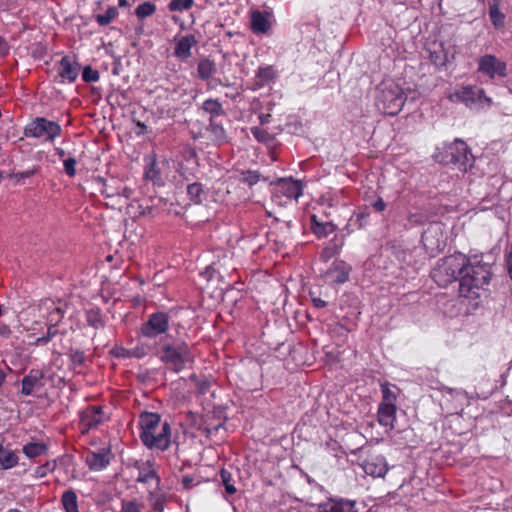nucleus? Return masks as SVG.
I'll use <instances>...</instances> for the list:
<instances>
[{
    "instance_id": "28",
    "label": "nucleus",
    "mask_w": 512,
    "mask_h": 512,
    "mask_svg": "<svg viewBox=\"0 0 512 512\" xmlns=\"http://www.w3.org/2000/svg\"><path fill=\"white\" fill-rule=\"evenodd\" d=\"M343 245H344L343 239H338V237L335 236L330 241L329 246L325 247L321 251L320 258L323 261L327 262L328 260H330L332 257H334L335 255H337L340 252Z\"/></svg>"
},
{
    "instance_id": "15",
    "label": "nucleus",
    "mask_w": 512,
    "mask_h": 512,
    "mask_svg": "<svg viewBox=\"0 0 512 512\" xmlns=\"http://www.w3.org/2000/svg\"><path fill=\"white\" fill-rule=\"evenodd\" d=\"M44 379V373L39 369H31L27 375L22 378L21 381V394L30 396L35 390L42 388Z\"/></svg>"
},
{
    "instance_id": "55",
    "label": "nucleus",
    "mask_w": 512,
    "mask_h": 512,
    "mask_svg": "<svg viewBox=\"0 0 512 512\" xmlns=\"http://www.w3.org/2000/svg\"><path fill=\"white\" fill-rule=\"evenodd\" d=\"M130 353H131V358L132 357L143 358L147 354L144 347H135L133 349H130Z\"/></svg>"
},
{
    "instance_id": "60",
    "label": "nucleus",
    "mask_w": 512,
    "mask_h": 512,
    "mask_svg": "<svg viewBox=\"0 0 512 512\" xmlns=\"http://www.w3.org/2000/svg\"><path fill=\"white\" fill-rule=\"evenodd\" d=\"M210 387V383L208 381H201L198 384V393L205 394Z\"/></svg>"
},
{
    "instance_id": "3",
    "label": "nucleus",
    "mask_w": 512,
    "mask_h": 512,
    "mask_svg": "<svg viewBox=\"0 0 512 512\" xmlns=\"http://www.w3.org/2000/svg\"><path fill=\"white\" fill-rule=\"evenodd\" d=\"M405 103L402 88L395 82L383 81L376 87L375 105L384 114H398Z\"/></svg>"
},
{
    "instance_id": "13",
    "label": "nucleus",
    "mask_w": 512,
    "mask_h": 512,
    "mask_svg": "<svg viewBox=\"0 0 512 512\" xmlns=\"http://www.w3.org/2000/svg\"><path fill=\"white\" fill-rule=\"evenodd\" d=\"M361 466L367 475L373 477H384L389 470L387 461L382 455H370Z\"/></svg>"
},
{
    "instance_id": "64",
    "label": "nucleus",
    "mask_w": 512,
    "mask_h": 512,
    "mask_svg": "<svg viewBox=\"0 0 512 512\" xmlns=\"http://www.w3.org/2000/svg\"><path fill=\"white\" fill-rule=\"evenodd\" d=\"M271 115L270 114H261L259 116V120L261 125H265L270 122Z\"/></svg>"
},
{
    "instance_id": "7",
    "label": "nucleus",
    "mask_w": 512,
    "mask_h": 512,
    "mask_svg": "<svg viewBox=\"0 0 512 512\" xmlns=\"http://www.w3.org/2000/svg\"><path fill=\"white\" fill-rule=\"evenodd\" d=\"M157 355L162 362L173 366L176 371L183 369L185 364L192 360L188 345L181 341L163 344Z\"/></svg>"
},
{
    "instance_id": "34",
    "label": "nucleus",
    "mask_w": 512,
    "mask_h": 512,
    "mask_svg": "<svg viewBox=\"0 0 512 512\" xmlns=\"http://www.w3.org/2000/svg\"><path fill=\"white\" fill-rule=\"evenodd\" d=\"M61 501L66 512H79L77 495L72 489L63 493Z\"/></svg>"
},
{
    "instance_id": "46",
    "label": "nucleus",
    "mask_w": 512,
    "mask_h": 512,
    "mask_svg": "<svg viewBox=\"0 0 512 512\" xmlns=\"http://www.w3.org/2000/svg\"><path fill=\"white\" fill-rule=\"evenodd\" d=\"M100 78V74L97 70L91 66H85L82 72V79L86 83L97 82Z\"/></svg>"
},
{
    "instance_id": "31",
    "label": "nucleus",
    "mask_w": 512,
    "mask_h": 512,
    "mask_svg": "<svg viewBox=\"0 0 512 512\" xmlns=\"http://www.w3.org/2000/svg\"><path fill=\"white\" fill-rule=\"evenodd\" d=\"M276 76L275 70L272 66L259 67L256 73V85L258 87H264L266 84L271 82Z\"/></svg>"
},
{
    "instance_id": "39",
    "label": "nucleus",
    "mask_w": 512,
    "mask_h": 512,
    "mask_svg": "<svg viewBox=\"0 0 512 512\" xmlns=\"http://www.w3.org/2000/svg\"><path fill=\"white\" fill-rule=\"evenodd\" d=\"M118 16V10L116 7H109L104 14H98L96 16V22L100 26H107Z\"/></svg>"
},
{
    "instance_id": "38",
    "label": "nucleus",
    "mask_w": 512,
    "mask_h": 512,
    "mask_svg": "<svg viewBox=\"0 0 512 512\" xmlns=\"http://www.w3.org/2000/svg\"><path fill=\"white\" fill-rule=\"evenodd\" d=\"M194 0H171L167 6L170 12H184L194 6Z\"/></svg>"
},
{
    "instance_id": "51",
    "label": "nucleus",
    "mask_w": 512,
    "mask_h": 512,
    "mask_svg": "<svg viewBox=\"0 0 512 512\" xmlns=\"http://www.w3.org/2000/svg\"><path fill=\"white\" fill-rule=\"evenodd\" d=\"M64 171L69 177H73L76 174L75 166L77 164V161L74 157H69L67 159H64Z\"/></svg>"
},
{
    "instance_id": "59",
    "label": "nucleus",
    "mask_w": 512,
    "mask_h": 512,
    "mask_svg": "<svg viewBox=\"0 0 512 512\" xmlns=\"http://www.w3.org/2000/svg\"><path fill=\"white\" fill-rule=\"evenodd\" d=\"M373 208L378 211V212H382L385 210L386 208V203L383 201L382 198H378L373 204H372Z\"/></svg>"
},
{
    "instance_id": "6",
    "label": "nucleus",
    "mask_w": 512,
    "mask_h": 512,
    "mask_svg": "<svg viewBox=\"0 0 512 512\" xmlns=\"http://www.w3.org/2000/svg\"><path fill=\"white\" fill-rule=\"evenodd\" d=\"M62 133L58 122L45 117H36L24 128V135L28 138L42 139L45 142H54Z\"/></svg>"
},
{
    "instance_id": "22",
    "label": "nucleus",
    "mask_w": 512,
    "mask_h": 512,
    "mask_svg": "<svg viewBox=\"0 0 512 512\" xmlns=\"http://www.w3.org/2000/svg\"><path fill=\"white\" fill-rule=\"evenodd\" d=\"M311 230L318 238H324L336 230V225L329 221H321L315 214L310 217Z\"/></svg>"
},
{
    "instance_id": "61",
    "label": "nucleus",
    "mask_w": 512,
    "mask_h": 512,
    "mask_svg": "<svg viewBox=\"0 0 512 512\" xmlns=\"http://www.w3.org/2000/svg\"><path fill=\"white\" fill-rule=\"evenodd\" d=\"M116 356L120 358H131L130 349L120 348L117 350Z\"/></svg>"
},
{
    "instance_id": "44",
    "label": "nucleus",
    "mask_w": 512,
    "mask_h": 512,
    "mask_svg": "<svg viewBox=\"0 0 512 512\" xmlns=\"http://www.w3.org/2000/svg\"><path fill=\"white\" fill-rule=\"evenodd\" d=\"M252 135L262 143H269L272 140L271 134L261 127H251Z\"/></svg>"
},
{
    "instance_id": "11",
    "label": "nucleus",
    "mask_w": 512,
    "mask_h": 512,
    "mask_svg": "<svg viewBox=\"0 0 512 512\" xmlns=\"http://www.w3.org/2000/svg\"><path fill=\"white\" fill-rule=\"evenodd\" d=\"M134 467L138 471V475L136 477L137 483H154L156 488H160L161 478L158 475L155 464L152 461H136Z\"/></svg>"
},
{
    "instance_id": "14",
    "label": "nucleus",
    "mask_w": 512,
    "mask_h": 512,
    "mask_svg": "<svg viewBox=\"0 0 512 512\" xmlns=\"http://www.w3.org/2000/svg\"><path fill=\"white\" fill-rule=\"evenodd\" d=\"M275 193L288 199L297 200L302 194V185L299 181L291 178H281L275 183Z\"/></svg>"
},
{
    "instance_id": "49",
    "label": "nucleus",
    "mask_w": 512,
    "mask_h": 512,
    "mask_svg": "<svg viewBox=\"0 0 512 512\" xmlns=\"http://www.w3.org/2000/svg\"><path fill=\"white\" fill-rule=\"evenodd\" d=\"M56 468L55 461H48L44 465L38 466L35 470L37 477H45L49 472H52Z\"/></svg>"
},
{
    "instance_id": "8",
    "label": "nucleus",
    "mask_w": 512,
    "mask_h": 512,
    "mask_svg": "<svg viewBox=\"0 0 512 512\" xmlns=\"http://www.w3.org/2000/svg\"><path fill=\"white\" fill-rule=\"evenodd\" d=\"M170 316L163 311H157L147 316V320L141 324V336L154 339L165 334L169 329Z\"/></svg>"
},
{
    "instance_id": "20",
    "label": "nucleus",
    "mask_w": 512,
    "mask_h": 512,
    "mask_svg": "<svg viewBox=\"0 0 512 512\" xmlns=\"http://www.w3.org/2000/svg\"><path fill=\"white\" fill-rule=\"evenodd\" d=\"M396 411V405L379 404L377 412L379 424L387 427L389 430L394 429Z\"/></svg>"
},
{
    "instance_id": "48",
    "label": "nucleus",
    "mask_w": 512,
    "mask_h": 512,
    "mask_svg": "<svg viewBox=\"0 0 512 512\" xmlns=\"http://www.w3.org/2000/svg\"><path fill=\"white\" fill-rule=\"evenodd\" d=\"M71 363L75 366H80L85 361V354L82 350L71 349L68 353Z\"/></svg>"
},
{
    "instance_id": "5",
    "label": "nucleus",
    "mask_w": 512,
    "mask_h": 512,
    "mask_svg": "<svg viewBox=\"0 0 512 512\" xmlns=\"http://www.w3.org/2000/svg\"><path fill=\"white\" fill-rule=\"evenodd\" d=\"M439 162L445 165H454L458 170L466 172L473 166L474 157L461 139H455L452 143L443 147V151L436 155Z\"/></svg>"
},
{
    "instance_id": "43",
    "label": "nucleus",
    "mask_w": 512,
    "mask_h": 512,
    "mask_svg": "<svg viewBox=\"0 0 512 512\" xmlns=\"http://www.w3.org/2000/svg\"><path fill=\"white\" fill-rule=\"evenodd\" d=\"M220 477H221V481H222L223 485L225 486V491L229 495L234 494L236 492V488L232 484V475H231V473L229 471H227L226 469H222L220 471Z\"/></svg>"
},
{
    "instance_id": "29",
    "label": "nucleus",
    "mask_w": 512,
    "mask_h": 512,
    "mask_svg": "<svg viewBox=\"0 0 512 512\" xmlns=\"http://www.w3.org/2000/svg\"><path fill=\"white\" fill-rule=\"evenodd\" d=\"M213 141L218 144H223L227 142V135L224 127L221 123H218L215 119H209V128H208Z\"/></svg>"
},
{
    "instance_id": "16",
    "label": "nucleus",
    "mask_w": 512,
    "mask_h": 512,
    "mask_svg": "<svg viewBox=\"0 0 512 512\" xmlns=\"http://www.w3.org/2000/svg\"><path fill=\"white\" fill-rule=\"evenodd\" d=\"M352 268L349 264L342 260H335L326 271V276L332 282L343 284L349 280Z\"/></svg>"
},
{
    "instance_id": "52",
    "label": "nucleus",
    "mask_w": 512,
    "mask_h": 512,
    "mask_svg": "<svg viewBox=\"0 0 512 512\" xmlns=\"http://www.w3.org/2000/svg\"><path fill=\"white\" fill-rule=\"evenodd\" d=\"M99 180L103 184V188L101 190L102 195H104L107 198H110L120 194L119 191H115L114 189H112V187L107 185L104 179L99 178Z\"/></svg>"
},
{
    "instance_id": "54",
    "label": "nucleus",
    "mask_w": 512,
    "mask_h": 512,
    "mask_svg": "<svg viewBox=\"0 0 512 512\" xmlns=\"http://www.w3.org/2000/svg\"><path fill=\"white\" fill-rule=\"evenodd\" d=\"M10 47L7 41L0 36V57H5L9 54Z\"/></svg>"
},
{
    "instance_id": "12",
    "label": "nucleus",
    "mask_w": 512,
    "mask_h": 512,
    "mask_svg": "<svg viewBox=\"0 0 512 512\" xmlns=\"http://www.w3.org/2000/svg\"><path fill=\"white\" fill-rule=\"evenodd\" d=\"M356 501L345 498H329L317 504V512H358Z\"/></svg>"
},
{
    "instance_id": "42",
    "label": "nucleus",
    "mask_w": 512,
    "mask_h": 512,
    "mask_svg": "<svg viewBox=\"0 0 512 512\" xmlns=\"http://www.w3.org/2000/svg\"><path fill=\"white\" fill-rule=\"evenodd\" d=\"M382 401L380 404L395 405L396 394L390 388V384L385 382L381 384Z\"/></svg>"
},
{
    "instance_id": "25",
    "label": "nucleus",
    "mask_w": 512,
    "mask_h": 512,
    "mask_svg": "<svg viewBox=\"0 0 512 512\" xmlns=\"http://www.w3.org/2000/svg\"><path fill=\"white\" fill-rule=\"evenodd\" d=\"M86 323L94 328L95 330L102 329L105 327V320L102 315V311L98 307H93L85 311Z\"/></svg>"
},
{
    "instance_id": "57",
    "label": "nucleus",
    "mask_w": 512,
    "mask_h": 512,
    "mask_svg": "<svg viewBox=\"0 0 512 512\" xmlns=\"http://www.w3.org/2000/svg\"><path fill=\"white\" fill-rule=\"evenodd\" d=\"M12 331L7 324L0 322V336L4 338H8L11 335Z\"/></svg>"
},
{
    "instance_id": "45",
    "label": "nucleus",
    "mask_w": 512,
    "mask_h": 512,
    "mask_svg": "<svg viewBox=\"0 0 512 512\" xmlns=\"http://www.w3.org/2000/svg\"><path fill=\"white\" fill-rule=\"evenodd\" d=\"M259 180H260L259 172L251 171V170L242 172L241 179H240L241 182H243L249 186L255 185Z\"/></svg>"
},
{
    "instance_id": "17",
    "label": "nucleus",
    "mask_w": 512,
    "mask_h": 512,
    "mask_svg": "<svg viewBox=\"0 0 512 512\" xmlns=\"http://www.w3.org/2000/svg\"><path fill=\"white\" fill-rule=\"evenodd\" d=\"M102 408L100 406H91L83 410L80 414V425L84 431L97 428L102 422Z\"/></svg>"
},
{
    "instance_id": "50",
    "label": "nucleus",
    "mask_w": 512,
    "mask_h": 512,
    "mask_svg": "<svg viewBox=\"0 0 512 512\" xmlns=\"http://www.w3.org/2000/svg\"><path fill=\"white\" fill-rule=\"evenodd\" d=\"M37 172L36 168L26 170L24 172H17V173H11L9 174V178L14 179L16 182H21L22 180L26 178H30L33 175H35Z\"/></svg>"
},
{
    "instance_id": "18",
    "label": "nucleus",
    "mask_w": 512,
    "mask_h": 512,
    "mask_svg": "<svg viewBox=\"0 0 512 512\" xmlns=\"http://www.w3.org/2000/svg\"><path fill=\"white\" fill-rule=\"evenodd\" d=\"M174 56L186 60L191 57V49L197 45L198 40L193 34H187L181 38H175Z\"/></svg>"
},
{
    "instance_id": "53",
    "label": "nucleus",
    "mask_w": 512,
    "mask_h": 512,
    "mask_svg": "<svg viewBox=\"0 0 512 512\" xmlns=\"http://www.w3.org/2000/svg\"><path fill=\"white\" fill-rule=\"evenodd\" d=\"M422 242L427 250L431 251V226L423 233Z\"/></svg>"
},
{
    "instance_id": "27",
    "label": "nucleus",
    "mask_w": 512,
    "mask_h": 512,
    "mask_svg": "<svg viewBox=\"0 0 512 512\" xmlns=\"http://www.w3.org/2000/svg\"><path fill=\"white\" fill-rule=\"evenodd\" d=\"M202 109L210 115V119L216 120L217 117L225 114L223 106L218 99L209 98L205 100L202 104Z\"/></svg>"
},
{
    "instance_id": "41",
    "label": "nucleus",
    "mask_w": 512,
    "mask_h": 512,
    "mask_svg": "<svg viewBox=\"0 0 512 512\" xmlns=\"http://www.w3.org/2000/svg\"><path fill=\"white\" fill-rule=\"evenodd\" d=\"M489 16L495 27L499 28L504 25L505 15L497 8V4H490Z\"/></svg>"
},
{
    "instance_id": "30",
    "label": "nucleus",
    "mask_w": 512,
    "mask_h": 512,
    "mask_svg": "<svg viewBox=\"0 0 512 512\" xmlns=\"http://www.w3.org/2000/svg\"><path fill=\"white\" fill-rule=\"evenodd\" d=\"M215 71V63L208 58L200 60L197 65V75L201 80H208Z\"/></svg>"
},
{
    "instance_id": "1",
    "label": "nucleus",
    "mask_w": 512,
    "mask_h": 512,
    "mask_svg": "<svg viewBox=\"0 0 512 512\" xmlns=\"http://www.w3.org/2000/svg\"><path fill=\"white\" fill-rule=\"evenodd\" d=\"M465 268L460 277L459 295L476 299L479 291L489 285L492 278L491 263L485 260L483 253L464 254Z\"/></svg>"
},
{
    "instance_id": "24",
    "label": "nucleus",
    "mask_w": 512,
    "mask_h": 512,
    "mask_svg": "<svg viewBox=\"0 0 512 512\" xmlns=\"http://www.w3.org/2000/svg\"><path fill=\"white\" fill-rule=\"evenodd\" d=\"M481 93H483V90H476L472 86H466L456 91L451 97L455 98L457 101L465 103L466 105H470L476 101Z\"/></svg>"
},
{
    "instance_id": "32",
    "label": "nucleus",
    "mask_w": 512,
    "mask_h": 512,
    "mask_svg": "<svg viewBox=\"0 0 512 512\" xmlns=\"http://www.w3.org/2000/svg\"><path fill=\"white\" fill-rule=\"evenodd\" d=\"M47 449V445L44 443L31 442L25 444L23 446L22 451L26 455V457L32 459L46 454Z\"/></svg>"
},
{
    "instance_id": "33",
    "label": "nucleus",
    "mask_w": 512,
    "mask_h": 512,
    "mask_svg": "<svg viewBox=\"0 0 512 512\" xmlns=\"http://www.w3.org/2000/svg\"><path fill=\"white\" fill-rule=\"evenodd\" d=\"M187 195L194 204H200L205 198V192L201 183L195 182L187 186Z\"/></svg>"
},
{
    "instance_id": "21",
    "label": "nucleus",
    "mask_w": 512,
    "mask_h": 512,
    "mask_svg": "<svg viewBox=\"0 0 512 512\" xmlns=\"http://www.w3.org/2000/svg\"><path fill=\"white\" fill-rule=\"evenodd\" d=\"M86 463L91 470H103L110 463L108 452L105 450L98 452H89L86 456Z\"/></svg>"
},
{
    "instance_id": "40",
    "label": "nucleus",
    "mask_w": 512,
    "mask_h": 512,
    "mask_svg": "<svg viewBox=\"0 0 512 512\" xmlns=\"http://www.w3.org/2000/svg\"><path fill=\"white\" fill-rule=\"evenodd\" d=\"M368 214L365 212L354 213L347 224V228L360 229L365 226Z\"/></svg>"
},
{
    "instance_id": "36",
    "label": "nucleus",
    "mask_w": 512,
    "mask_h": 512,
    "mask_svg": "<svg viewBox=\"0 0 512 512\" xmlns=\"http://www.w3.org/2000/svg\"><path fill=\"white\" fill-rule=\"evenodd\" d=\"M144 178L147 180H151L153 182H158L160 178V171L157 167L156 160L154 158H149L146 163Z\"/></svg>"
},
{
    "instance_id": "4",
    "label": "nucleus",
    "mask_w": 512,
    "mask_h": 512,
    "mask_svg": "<svg viewBox=\"0 0 512 512\" xmlns=\"http://www.w3.org/2000/svg\"><path fill=\"white\" fill-rule=\"evenodd\" d=\"M465 268L464 254L456 252L452 255L441 258L437 261L431 271L432 279L440 287H447L449 284L459 281Z\"/></svg>"
},
{
    "instance_id": "37",
    "label": "nucleus",
    "mask_w": 512,
    "mask_h": 512,
    "mask_svg": "<svg viewBox=\"0 0 512 512\" xmlns=\"http://www.w3.org/2000/svg\"><path fill=\"white\" fill-rule=\"evenodd\" d=\"M160 488L154 487L152 490L148 491V499L152 503V506L155 510L163 511L165 496L159 494Z\"/></svg>"
},
{
    "instance_id": "10",
    "label": "nucleus",
    "mask_w": 512,
    "mask_h": 512,
    "mask_svg": "<svg viewBox=\"0 0 512 512\" xmlns=\"http://www.w3.org/2000/svg\"><path fill=\"white\" fill-rule=\"evenodd\" d=\"M57 76L55 81L60 84L73 83L78 78L81 66L71 56H64L55 66Z\"/></svg>"
},
{
    "instance_id": "47",
    "label": "nucleus",
    "mask_w": 512,
    "mask_h": 512,
    "mask_svg": "<svg viewBox=\"0 0 512 512\" xmlns=\"http://www.w3.org/2000/svg\"><path fill=\"white\" fill-rule=\"evenodd\" d=\"M143 508V504L139 503L136 500L126 501L123 500L121 503V511L120 512H141Z\"/></svg>"
},
{
    "instance_id": "26",
    "label": "nucleus",
    "mask_w": 512,
    "mask_h": 512,
    "mask_svg": "<svg viewBox=\"0 0 512 512\" xmlns=\"http://www.w3.org/2000/svg\"><path fill=\"white\" fill-rule=\"evenodd\" d=\"M251 28L254 33H266L269 28L270 24L267 20V17L264 13L260 11H254L251 16Z\"/></svg>"
},
{
    "instance_id": "58",
    "label": "nucleus",
    "mask_w": 512,
    "mask_h": 512,
    "mask_svg": "<svg viewBox=\"0 0 512 512\" xmlns=\"http://www.w3.org/2000/svg\"><path fill=\"white\" fill-rule=\"evenodd\" d=\"M45 305H47V308L50 310L48 318H47L48 322L50 323V317H52V314H53V317H57V314L54 313L55 312V308H60V307L59 306H55L53 301H46Z\"/></svg>"
},
{
    "instance_id": "63",
    "label": "nucleus",
    "mask_w": 512,
    "mask_h": 512,
    "mask_svg": "<svg viewBox=\"0 0 512 512\" xmlns=\"http://www.w3.org/2000/svg\"><path fill=\"white\" fill-rule=\"evenodd\" d=\"M182 483L185 488H191L193 485V478H191L189 476H185L182 480Z\"/></svg>"
},
{
    "instance_id": "2",
    "label": "nucleus",
    "mask_w": 512,
    "mask_h": 512,
    "mask_svg": "<svg viewBox=\"0 0 512 512\" xmlns=\"http://www.w3.org/2000/svg\"><path fill=\"white\" fill-rule=\"evenodd\" d=\"M139 438L143 445L150 450L164 452L171 446V425L162 421L161 415L144 411L139 415Z\"/></svg>"
},
{
    "instance_id": "23",
    "label": "nucleus",
    "mask_w": 512,
    "mask_h": 512,
    "mask_svg": "<svg viewBox=\"0 0 512 512\" xmlns=\"http://www.w3.org/2000/svg\"><path fill=\"white\" fill-rule=\"evenodd\" d=\"M19 463V457L15 451L4 447L0 443V470H8L16 467Z\"/></svg>"
},
{
    "instance_id": "56",
    "label": "nucleus",
    "mask_w": 512,
    "mask_h": 512,
    "mask_svg": "<svg viewBox=\"0 0 512 512\" xmlns=\"http://www.w3.org/2000/svg\"><path fill=\"white\" fill-rule=\"evenodd\" d=\"M311 301L316 308H324L327 306V302L322 300L320 297L314 296L313 293H310Z\"/></svg>"
},
{
    "instance_id": "62",
    "label": "nucleus",
    "mask_w": 512,
    "mask_h": 512,
    "mask_svg": "<svg viewBox=\"0 0 512 512\" xmlns=\"http://www.w3.org/2000/svg\"><path fill=\"white\" fill-rule=\"evenodd\" d=\"M506 265L510 278L512 279V253L506 256Z\"/></svg>"
},
{
    "instance_id": "19",
    "label": "nucleus",
    "mask_w": 512,
    "mask_h": 512,
    "mask_svg": "<svg viewBox=\"0 0 512 512\" xmlns=\"http://www.w3.org/2000/svg\"><path fill=\"white\" fill-rule=\"evenodd\" d=\"M54 313L57 314V317H50V324L48 326L47 333L42 337L37 338L34 342V345H46L58 334L57 325L59 322H61L65 311L63 308H55Z\"/></svg>"
},
{
    "instance_id": "35",
    "label": "nucleus",
    "mask_w": 512,
    "mask_h": 512,
    "mask_svg": "<svg viewBox=\"0 0 512 512\" xmlns=\"http://www.w3.org/2000/svg\"><path fill=\"white\" fill-rule=\"evenodd\" d=\"M156 5L150 1H146L140 5H138L135 9V15L138 20H144L152 16L156 12Z\"/></svg>"
},
{
    "instance_id": "9",
    "label": "nucleus",
    "mask_w": 512,
    "mask_h": 512,
    "mask_svg": "<svg viewBox=\"0 0 512 512\" xmlns=\"http://www.w3.org/2000/svg\"><path fill=\"white\" fill-rule=\"evenodd\" d=\"M478 72L487 75L490 79L504 78L507 75V65L495 55L486 54L478 59Z\"/></svg>"
}]
</instances>
